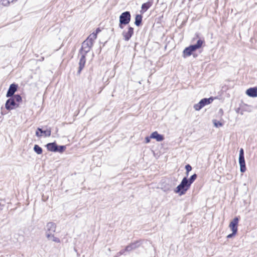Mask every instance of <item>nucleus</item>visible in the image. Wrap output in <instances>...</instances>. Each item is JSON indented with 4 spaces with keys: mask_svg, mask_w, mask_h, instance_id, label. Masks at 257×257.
Instances as JSON below:
<instances>
[{
    "mask_svg": "<svg viewBox=\"0 0 257 257\" xmlns=\"http://www.w3.org/2000/svg\"><path fill=\"white\" fill-rule=\"evenodd\" d=\"M96 39V34H91L82 43L80 53L81 54L86 55L92 48L93 43Z\"/></svg>",
    "mask_w": 257,
    "mask_h": 257,
    "instance_id": "f257e3e1",
    "label": "nucleus"
},
{
    "mask_svg": "<svg viewBox=\"0 0 257 257\" xmlns=\"http://www.w3.org/2000/svg\"><path fill=\"white\" fill-rule=\"evenodd\" d=\"M203 43H204V41L199 39L197 40L196 44L190 45V46L186 48L183 52V57L185 58L191 56L194 51L201 47Z\"/></svg>",
    "mask_w": 257,
    "mask_h": 257,
    "instance_id": "f03ea898",
    "label": "nucleus"
},
{
    "mask_svg": "<svg viewBox=\"0 0 257 257\" xmlns=\"http://www.w3.org/2000/svg\"><path fill=\"white\" fill-rule=\"evenodd\" d=\"M190 187V185L188 182V179L187 177H184L181 183L175 189L174 192L181 196L185 194Z\"/></svg>",
    "mask_w": 257,
    "mask_h": 257,
    "instance_id": "7ed1b4c3",
    "label": "nucleus"
},
{
    "mask_svg": "<svg viewBox=\"0 0 257 257\" xmlns=\"http://www.w3.org/2000/svg\"><path fill=\"white\" fill-rule=\"evenodd\" d=\"M213 100L212 97L209 98L202 99L198 103L194 104V108L196 110H200L202 108L206 105L210 104Z\"/></svg>",
    "mask_w": 257,
    "mask_h": 257,
    "instance_id": "20e7f679",
    "label": "nucleus"
},
{
    "mask_svg": "<svg viewBox=\"0 0 257 257\" xmlns=\"http://www.w3.org/2000/svg\"><path fill=\"white\" fill-rule=\"evenodd\" d=\"M56 228V225L55 223L50 222L47 224L46 235L48 239H50L51 236V234L55 232Z\"/></svg>",
    "mask_w": 257,
    "mask_h": 257,
    "instance_id": "39448f33",
    "label": "nucleus"
},
{
    "mask_svg": "<svg viewBox=\"0 0 257 257\" xmlns=\"http://www.w3.org/2000/svg\"><path fill=\"white\" fill-rule=\"evenodd\" d=\"M131 14L130 12L126 11L122 13L119 16V22L121 24L126 25L128 24L131 21Z\"/></svg>",
    "mask_w": 257,
    "mask_h": 257,
    "instance_id": "423d86ee",
    "label": "nucleus"
},
{
    "mask_svg": "<svg viewBox=\"0 0 257 257\" xmlns=\"http://www.w3.org/2000/svg\"><path fill=\"white\" fill-rule=\"evenodd\" d=\"M5 103V107L8 110H11L19 107V104L17 103L12 97H10Z\"/></svg>",
    "mask_w": 257,
    "mask_h": 257,
    "instance_id": "0eeeda50",
    "label": "nucleus"
},
{
    "mask_svg": "<svg viewBox=\"0 0 257 257\" xmlns=\"http://www.w3.org/2000/svg\"><path fill=\"white\" fill-rule=\"evenodd\" d=\"M142 244L141 240H137L132 242L125 247V250L127 252H130L133 250L138 248Z\"/></svg>",
    "mask_w": 257,
    "mask_h": 257,
    "instance_id": "6e6552de",
    "label": "nucleus"
},
{
    "mask_svg": "<svg viewBox=\"0 0 257 257\" xmlns=\"http://www.w3.org/2000/svg\"><path fill=\"white\" fill-rule=\"evenodd\" d=\"M18 85L15 83H13L11 84L7 91L6 96L7 97H10L14 95L15 93L17 91L18 89Z\"/></svg>",
    "mask_w": 257,
    "mask_h": 257,
    "instance_id": "1a4fd4ad",
    "label": "nucleus"
},
{
    "mask_svg": "<svg viewBox=\"0 0 257 257\" xmlns=\"http://www.w3.org/2000/svg\"><path fill=\"white\" fill-rule=\"evenodd\" d=\"M238 223V217H235L230 223L229 225V228L234 233H236L237 231V224Z\"/></svg>",
    "mask_w": 257,
    "mask_h": 257,
    "instance_id": "9d476101",
    "label": "nucleus"
},
{
    "mask_svg": "<svg viewBox=\"0 0 257 257\" xmlns=\"http://www.w3.org/2000/svg\"><path fill=\"white\" fill-rule=\"evenodd\" d=\"M134 34V28L131 27H128V31L127 32L123 31L122 32V36L124 40L126 41H128L132 37Z\"/></svg>",
    "mask_w": 257,
    "mask_h": 257,
    "instance_id": "9b49d317",
    "label": "nucleus"
},
{
    "mask_svg": "<svg viewBox=\"0 0 257 257\" xmlns=\"http://www.w3.org/2000/svg\"><path fill=\"white\" fill-rule=\"evenodd\" d=\"M85 56L86 55L81 54V56L79 63V69L78 70V74L80 73L81 71L83 69L85 66L86 62Z\"/></svg>",
    "mask_w": 257,
    "mask_h": 257,
    "instance_id": "f8f14e48",
    "label": "nucleus"
},
{
    "mask_svg": "<svg viewBox=\"0 0 257 257\" xmlns=\"http://www.w3.org/2000/svg\"><path fill=\"white\" fill-rule=\"evenodd\" d=\"M246 94L250 97H257V87H254L247 89L246 91Z\"/></svg>",
    "mask_w": 257,
    "mask_h": 257,
    "instance_id": "ddd939ff",
    "label": "nucleus"
},
{
    "mask_svg": "<svg viewBox=\"0 0 257 257\" xmlns=\"http://www.w3.org/2000/svg\"><path fill=\"white\" fill-rule=\"evenodd\" d=\"M150 138L152 139H156L158 142H161L164 140L163 136L160 135L157 131H155L152 133L150 136Z\"/></svg>",
    "mask_w": 257,
    "mask_h": 257,
    "instance_id": "4468645a",
    "label": "nucleus"
},
{
    "mask_svg": "<svg viewBox=\"0 0 257 257\" xmlns=\"http://www.w3.org/2000/svg\"><path fill=\"white\" fill-rule=\"evenodd\" d=\"M239 164L240 166V172L241 173H244L246 171L244 157H239Z\"/></svg>",
    "mask_w": 257,
    "mask_h": 257,
    "instance_id": "2eb2a0df",
    "label": "nucleus"
},
{
    "mask_svg": "<svg viewBox=\"0 0 257 257\" xmlns=\"http://www.w3.org/2000/svg\"><path fill=\"white\" fill-rule=\"evenodd\" d=\"M46 147L48 151L53 152H57V145L55 143H48L46 145Z\"/></svg>",
    "mask_w": 257,
    "mask_h": 257,
    "instance_id": "dca6fc26",
    "label": "nucleus"
},
{
    "mask_svg": "<svg viewBox=\"0 0 257 257\" xmlns=\"http://www.w3.org/2000/svg\"><path fill=\"white\" fill-rule=\"evenodd\" d=\"M142 21V16L141 15H137L135 18V24L137 26H139Z\"/></svg>",
    "mask_w": 257,
    "mask_h": 257,
    "instance_id": "f3484780",
    "label": "nucleus"
},
{
    "mask_svg": "<svg viewBox=\"0 0 257 257\" xmlns=\"http://www.w3.org/2000/svg\"><path fill=\"white\" fill-rule=\"evenodd\" d=\"M152 5V3L150 2L144 3L142 6V9L146 12L151 7Z\"/></svg>",
    "mask_w": 257,
    "mask_h": 257,
    "instance_id": "a211bd4d",
    "label": "nucleus"
},
{
    "mask_svg": "<svg viewBox=\"0 0 257 257\" xmlns=\"http://www.w3.org/2000/svg\"><path fill=\"white\" fill-rule=\"evenodd\" d=\"M34 151L38 155L42 153V149L38 145H35L34 147Z\"/></svg>",
    "mask_w": 257,
    "mask_h": 257,
    "instance_id": "6ab92c4d",
    "label": "nucleus"
},
{
    "mask_svg": "<svg viewBox=\"0 0 257 257\" xmlns=\"http://www.w3.org/2000/svg\"><path fill=\"white\" fill-rule=\"evenodd\" d=\"M12 97H13V98L14 99V100L16 101V103H17V102H20L22 101V97L19 94L14 95Z\"/></svg>",
    "mask_w": 257,
    "mask_h": 257,
    "instance_id": "aec40b11",
    "label": "nucleus"
},
{
    "mask_svg": "<svg viewBox=\"0 0 257 257\" xmlns=\"http://www.w3.org/2000/svg\"><path fill=\"white\" fill-rule=\"evenodd\" d=\"M197 178V175L196 174H193L192 175L189 179H188V182L191 186V184L193 183V182L196 180Z\"/></svg>",
    "mask_w": 257,
    "mask_h": 257,
    "instance_id": "412c9836",
    "label": "nucleus"
},
{
    "mask_svg": "<svg viewBox=\"0 0 257 257\" xmlns=\"http://www.w3.org/2000/svg\"><path fill=\"white\" fill-rule=\"evenodd\" d=\"M65 149H66V147L65 146H57V152L62 153L64 152V151L65 150Z\"/></svg>",
    "mask_w": 257,
    "mask_h": 257,
    "instance_id": "4be33fe9",
    "label": "nucleus"
},
{
    "mask_svg": "<svg viewBox=\"0 0 257 257\" xmlns=\"http://www.w3.org/2000/svg\"><path fill=\"white\" fill-rule=\"evenodd\" d=\"M213 122L214 125L216 127H218L219 126H222L223 125L222 123L220 122L219 121H217L216 120H213Z\"/></svg>",
    "mask_w": 257,
    "mask_h": 257,
    "instance_id": "5701e85b",
    "label": "nucleus"
},
{
    "mask_svg": "<svg viewBox=\"0 0 257 257\" xmlns=\"http://www.w3.org/2000/svg\"><path fill=\"white\" fill-rule=\"evenodd\" d=\"M41 134H44L46 137H50L51 134V131L50 129H49L46 131H43V133Z\"/></svg>",
    "mask_w": 257,
    "mask_h": 257,
    "instance_id": "b1692460",
    "label": "nucleus"
},
{
    "mask_svg": "<svg viewBox=\"0 0 257 257\" xmlns=\"http://www.w3.org/2000/svg\"><path fill=\"white\" fill-rule=\"evenodd\" d=\"M52 238V240L55 242H57V243H60V240L59 238L54 236V235L52 234H51V236L50 237V238L51 239Z\"/></svg>",
    "mask_w": 257,
    "mask_h": 257,
    "instance_id": "393cba45",
    "label": "nucleus"
},
{
    "mask_svg": "<svg viewBox=\"0 0 257 257\" xmlns=\"http://www.w3.org/2000/svg\"><path fill=\"white\" fill-rule=\"evenodd\" d=\"M185 169L186 170V175L188 176L189 172L192 170V167L190 165L188 164L186 165Z\"/></svg>",
    "mask_w": 257,
    "mask_h": 257,
    "instance_id": "a878e982",
    "label": "nucleus"
},
{
    "mask_svg": "<svg viewBox=\"0 0 257 257\" xmlns=\"http://www.w3.org/2000/svg\"><path fill=\"white\" fill-rule=\"evenodd\" d=\"M125 252H127L126 250H125V248L124 249H121L117 253V254L118 255L125 254Z\"/></svg>",
    "mask_w": 257,
    "mask_h": 257,
    "instance_id": "bb28decb",
    "label": "nucleus"
},
{
    "mask_svg": "<svg viewBox=\"0 0 257 257\" xmlns=\"http://www.w3.org/2000/svg\"><path fill=\"white\" fill-rule=\"evenodd\" d=\"M244 157V152L243 149H240L239 151V157Z\"/></svg>",
    "mask_w": 257,
    "mask_h": 257,
    "instance_id": "cd10ccee",
    "label": "nucleus"
},
{
    "mask_svg": "<svg viewBox=\"0 0 257 257\" xmlns=\"http://www.w3.org/2000/svg\"><path fill=\"white\" fill-rule=\"evenodd\" d=\"M235 234H236V233H234V232H232V233L229 234H228V235L227 236V238H231V237H232L233 236H234Z\"/></svg>",
    "mask_w": 257,
    "mask_h": 257,
    "instance_id": "c85d7f7f",
    "label": "nucleus"
},
{
    "mask_svg": "<svg viewBox=\"0 0 257 257\" xmlns=\"http://www.w3.org/2000/svg\"><path fill=\"white\" fill-rule=\"evenodd\" d=\"M151 139H152V138H150V137H146V138H145V142H146V143H150Z\"/></svg>",
    "mask_w": 257,
    "mask_h": 257,
    "instance_id": "c756f323",
    "label": "nucleus"
},
{
    "mask_svg": "<svg viewBox=\"0 0 257 257\" xmlns=\"http://www.w3.org/2000/svg\"><path fill=\"white\" fill-rule=\"evenodd\" d=\"M100 32V30L99 28H97L96 30V32L95 33H92V34H96V35L97 36V34Z\"/></svg>",
    "mask_w": 257,
    "mask_h": 257,
    "instance_id": "7c9ffc66",
    "label": "nucleus"
},
{
    "mask_svg": "<svg viewBox=\"0 0 257 257\" xmlns=\"http://www.w3.org/2000/svg\"><path fill=\"white\" fill-rule=\"evenodd\" d=\"M36 136H37L38 137H40L42 136V135H40L38 131H36Z\"/></svg>",
    "mask_w": 257,
    "mask_h": 257,
    "instance_id": "2f4dec72",
    "label": "nucleus"
},
{
    "mask_svg": "<svg viewBox=\"0 0 257 257\" xmlns=\"http://www.w3.org/2000/svg\"><path fill=\"white\" fill-rule=\"evenodd\" d=\"M123 25H124V24H121L120 22H119V27L120 28V29H123Z\"/></svg>",
    "mask_w": 257,
    "mask_h": 257,
    "instance_id": "473e14b6",
    "label": "nucleus"
},
{
    "mask_svg": "<svg viewBox=\"0 0 257 257\" xmlns=\"http://www.w3.org/2000/svg\"><path fill=\"white\" fill-rule=\"evenodd\" d=\"M37 131H38H38L40 132H41V133H43V130H42L41 128H39V127H38V128H37Z\"/></svg>",
    "mask_w": 257,
    "mask_h": 257,
    "instance_id": "72a5a7b5",
    "label": "nucleus"
},
{
    "mask_svg": "<svg viewBox=\"0 0 257 257\" xmlns=\"http://www.w3.org/2000/svg\"><path fill=\"white\" fill-rule=\"evenodd\" d=\"M196 38H199V35H198V34H196Z\"/></svg>",
    "mask_w": 257,
    "mask_h": 257,
    "instance_id": "f704fd0d",
    "label": "nucleus"
},
{
    "mask_svg": "<svg viewBox=\"0 0 257 257\" xmlns=\"http://www.w3.org/2000/svg\"><path fill=\"white\" fill-rule=\"evenodd\" d=\"M219 111L221 112V113H222L223 112V110L222 109H219Z\"/></svg>",
    "mask_w": 257,
    "mask_h": 257,
    "instance_id": "c9c22d12",
    "label": "nucleus"
},
{
    "mask_svg": "<svg viewBox=\"0 0 257 257\" xmlns=\"http://www.w3.org/2000/svg\"><path fill=\"white\" fill-rule=\"evenodd\" d=\"M195 40V38L194 37L193 39V41H194Z\"/></svg>",
    "mask_w": 257,
    "mask_h": 257,
    "instance_id": "e433bc0d",
    "label": "nucleus"
}]
</instances>
